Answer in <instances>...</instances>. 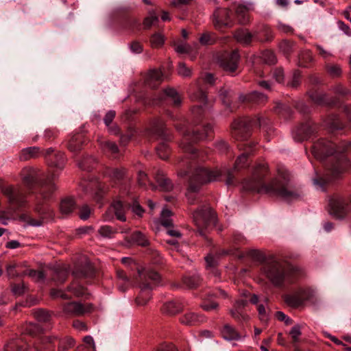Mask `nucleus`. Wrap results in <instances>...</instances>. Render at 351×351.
I'll return each instance as SVG.
<instances>
[{"label": "nucleus", "instance_id": "1", "mask_svg": "<svg viewBox=\"0 0 351 351\" xmlns=\"http://www.w3.org/2000/svg\"><path fill=\"white\" fill-rule=\"evenodd\" d=\"M268 167L267 164H258L252 172V177L244 181L243 189L258 193L276 196L290 202L300 198L301 194L292 187L285 179L280 178L269 179Z\"/></svg>", "mask_w": 351, "mask_h": 351}, {"label": "nucleus", "instance_id": "2", "mask_svg": "<svg viewBox=\"0 0 351 351\" xmlns=\"http://www.w3.org/2000/svg\"><path fill=\"white\" fill-rule=\"evenodd\" d=\"M221 175V171L217 169L213 170L203 167L195 169L190 176L189 184L186 192L188 203L194 204L197 199L200 186L207 182L219 180Z\"/></svg>", "mask_w": 351, "mask_h": 351}, {"label": "nucleus", "instance_id": "3", "mask_svg": "<svg viewBox=\"0 0 351 351\" xmlns=\"http://www.w3.org/2000/svg\"><path fill=\"white\" fill-rule=\"evenodd\" d=\"M202 80L205 83L213 84L215 78L213 74L206 73L197 80L194 84V90L190 95V98L193 101L198 102L199 105L194 106L191 109V112L194 117H198L202 116L206 110L207 104V97L205 93L200 87V80Z\"/></svg>", "mask_w": 351, "mask_h": 351}, {"label": "nucleus", "instance_id": "4", "mask_svg": "<svg viewBox=\"0 0 351 351\" xmlns=\"http://www.w3.org/2000/svg\"><path fill=\"white\" fill-rule=\"evenodd\" d=\"M262 271L273 285L279 287L283 285L286 279L287 266L282 261L272 259L263 265Z\"/></svg>", "mask_w": 351, "mask_h": 351}, {"label": "nucleus", "instance_id": "5", "mask_svg": "<svg viewBox=\"0 0 351 351\" xmlns=\"http://www.w3.org/2000/svg\"><path fill=\"white\" fill-rule=\"evenodd\" d=\"M176 129L183 135V139L182 141L183 149H184L186 152L193 154L195 149L190 145V143L197 142L198 141L203 140L213 132V125L210 123L204 125V132L202 133L193 132L191 134L188 130H185L184 125H176Z\"/></svg>", "mask_w": 351, "mask_h": 351}, {"label": "nucleus", "instance_id": "6", "mask_svg": "<svg viewBox=\"0 0 351 351\" xmlns=\"http://www.w3.org/2000/svg\"><path fill=\"white\" fill-rule=\"evenodd\" d=\"M193 221L197 228L199 234L204 237L205 230L215 223V213L209 207L198 209L193 213Z\"/></svg>", "mask_w": 351, "mask_h": 351}, {"label": "nucleus", "instance_id": "7", "mask_svg": "<svg viewBox=\"0 0 351 351\" xmlns=\"http://www.w3.org/2000/svg\"><path fill=\"white\" fill-rule=\"evenodd\" d=\"M329 213L337 218H343L351 210V202L340 196L330 198Z\"/></svg>", "mask_w": 351, "mask_h": 351}, {"label": "nucleus", "instance_id": "8", "mask_svg": "<svg viewBox=\"0 0 351 351\" xmlns=\"http://www.w3.org/2000/svg\"><path fill=\"white\" fill-rule=\"evenodd\" d=\"M254 125L261 126V120H250L247 119L235 120L232 123V134L237 140L244 141L248 136L249 128Z\"/></svg>", "mask_w": 351, "mask_h": 351}, {"label": "nucleus", "instance_id": "9", "mask_svg": "<svg viewBox=\"0 0 351 351\" xmlns=\"http://www.w3.org/2000/svg\"><path fill=\"white\" fill-rule=\"evenodd\" d=\"M334 148V144L332 142L322 138L314 143L311 152L316 159L322 160L333 154Z\"/></svg>", "mask_w": 351, "mask_h": 351}, {"label": "nucleus", "instance_id": "10", "mask_svg": "<svg viewBox=\"0 0 351 351\" xmlns=\"http://www.w3.org/2000/svg\"><path fill=\"white\" fill-rule=\"evenodd\" d=\"M125 208L123 203L119 200L114 201L104 215V220L110 221L114 219V215L117 219L121 221H125L126 217L125 216Z\"/></svg>", "mask_w": 351, "mask_h": 351}, {"label": "nucleus", "instance_id": "11", "mask_svg": "<svg viewBox=\"0 0 351 351\" xmlns=\"http://www.w3.org/2000/svg\"><path fill=\"white\" fill-rule=\"evenodd\" d=\"M240 56L237 51L225 53L221 55L219 62L223 69L230 73H234L237 69Z\"/></svg>", "mask_w": 351, "mask_h": 351}, {"label": "nucleus", "instance_id": "12", "mask_svg": "<svg viewBox=\"0 0 351 351\" xmlns=\"http://www.w3.org/2000/svg\"><path fill=\"white\" fill-rule=\"evenodd\" d=\"M58 177V173L53 171L41 183L40 193L43 199H49L53 191L56 189L53 180Z\"/></svg>", "mask_w": 351, "mask_h": 351}, {"label": "nucleus", "instance_id": "13", "mask_svg": "<svg viewBox=\"0 0 351 351\" xmlns=\"http://www.w3.org/2000/svg\"><path fill=\"white\" fill-rule=\"evenodd\" d=\"M90 307H86L76 302H67L63 304V313L68 316H76L88 312Z\"/></svg>", "mask_w": 351, "mask_h": 351}, {"label": "nucleus", "instance_id": "14", "mask_svg": "<svg viewBox=\"0 0 351 351\" xmlns=\"http://www.w3.org/2000/svg\"><path fill=\"white\" fill-rule=\"evenodd\" d=\"M3 193L8 197L9 202L17 206H21L25 202L23 193L11 186H5L2 190Z\"/></svg>", "mask_w": 351, "mask_h": 351}, {"label": "nucleus", "instance_id": "15", "mask_svg": "<svg viewBox=\"0 0 351 351\" xmlns=\"http://www.w3.org/2000/svg\"><path fill=\"white\" fill-rule=\"evenodd\" d=\"M229 12L226 10L216 11L213 14V23L217 29H221L223 27H230L232 23L228 21Z\"/></svg>", "mask_w": 351, "mask_h": 351}, {"label": "nucleus", "instance_id": "16", "mask_svg": "<svg viewBox=\"0 0 351 351\" xmlns=\"http://www.w3.org/2000/svg\"><path fill=\"white\" fill-rule=\"evenodd\" d=\"M164 80V75L160 70L151 69L145 75V84L150 88L157 87Z\"/></svg>", "mask_w": 351, "mask_h": 351}, {"label": "nucleus", "instance_id": "17", "mask_svg": "<svg viewBox=\"0 0 351 351\" xmlns=\"http://www.w3.org/2000/svg\"><path fill=\"white\" fill-rule=\"evenodd\" d=\"M141 292L136 298L135 302L138 306H145L151 298L152 285L148 282H142L140 285Z\"/></svg>", "mask_w": 351, "mask_h": 351}, {"label": "nucleus", "instance_id": "18", "mask_svg": "<svg viewBox=\"0 0 351 351\" xmlns=\"http://www.w3.org/2000/svg\"><path fill=\"white\" fill-rule=\"evenodd\" d=\"M313 131V126L307 123L296 128L293 132V136L295 141H302L306 139Z\"/></svg>", "mask_w": 351, "mask_h": 351}, {"label": "nucleus", "instance_id": "19", "mask_svg": "<svg viewBox=\"0 0 351 351\" xmlns=\"http://www.w3.org/2000/svg\"><path fill=\"white\" fill-rule=\"evenodd\" d=\"M21 176L24 184L30 189L36 182L38 172L35 169L27 167L21 171Z\"/></svg>", "mask_w": 351, "mask_h": 351}, {"label": "nucleus", "instance_id": "20", "mask_svg": "<svg viewBox=\"0 0 351 351\" xmlns=\"http://www.w3.org/2000/svg\"><path fill=\"white\" fill-rule=\"evenodd\" d=\"M222 337L227 341H237L241 339L239 332L230 324H225L220 328Z\"/></svg>", "mask_w": 351, "mask_h": 351}, {"label": "nucleus", "instance_id": "21", "mask_svg": "<svg viewBox=\"0 0 351 351\" xmlns=\"http://www.w3.org/2000/svg\"><path fill=\"white\" fill-rule=\"evenodd\" d=\"M204 320L205 317L202 315L194 312L187 313L181 318V322L187 326H195Z\"/></svg>", "mask_w": 351, "mask_h": 351}, {"label": "nucleus", "instance_id": "22", "mask_svg": "<svg viewBox=\"0 0 351 351\" xmlns=\"http://www.w3.org/2000/svg\"><path fill=\"white\" fill-rule=\"evenodd\" d=\"M131 281L122 270L117 271V286L119 291L121 292L126 291L131 287Z\"/></svg>", "mask_w": 351, "mask_h": 351}, {"label": "nucleus", "instance_id": "23", "mask_svg": "<svg viewBox=\"0 0 351 351\" xmlns=\"http://www.w3.org/2000/svg\"><path fill=\"white\" fill-rule=\"evenodd\" d=\"M155 180L158 184L160 190L169 191L173 189V184L171 180L165 177L164 172L158 170L155 175Z\"/></svg>", "mask_w": 351, "mask_h": 351}, {"label": "nucleus", "instance_id": "24", "mask_svg": "<svg viewBox=\"0 0 351 351\" xmlns=\"http://www.w3.org/2000/svg\"><path fill=\"white\" fill-rule=\"evenodd\" d=\"M49 165L57 170H62L65 164V157L62 152H58L47 159Z\"/></svg>", "mask_w": 351, "mask_h": 351}, {"label": "nucleus", "instance_id": "25", "mask_svg": "<svg viewBox=\"0 0 351 351\" xmlns=\"http://www.w3.org/2000/svg\"><path fill=\"white\" fill-rule=\"evenodd\" d=\"M128 245L136 244L142 247H147L149 245V241L147 237L140 231L134 232L130 239H125Z\"/></svg>", "mask_w": 351, "mask_h": 351}, {"label": "nucleus", "instance_id": "26", "mask_svg": "<svg viewBox=\"0 0 351 351\" xmlns=\"http://www.w3.org/2000/svg\"><path fill=\"white\" fill-rule=\"evenodd\" d=\"M247 300L244 299L239 300L236 302L233 309L230 311L232 317L238 320H246L247 316L243 314L241 310L247 305Z\"/></svg>", "mask_w": 351, "mask_h": 351}, {"label": "nucleus", "instance_id": "27", "mask_svg": "<svg viewBox=\"0 0 351 351\" xmlns=\"http://www.w3.org/2000/svg\"><path fill=\"white\" fill-rule=\"evenodd\" d=\"M52 272L53 280L59 283L64 282L66 280L69 274L68 269L65 265H58L54 267L52 269Z\"/></svg>", "mask_w": 351, "mask_h": 351}, {"label": "nucleus", "instance_id": "28", "mask_svg": "<svg viewBox=\"0 0 351 351\" xmlns=\"http://www.w3.org/2000/svg\"><path fill=\"white\" fill-rule=\"evenodd\" d=\"M348 168V159L344 155H341L337 158V160L332 166V173L334 176H337L339 174L345 171Z\"/></svg>", "mask_w": 351, "mask_h": 351}, {"label": "nucleus", "instance_id": "29", "mask_svg": "<svg viewBox=\"0 0 351 351\" xmlns=\"http://www.w3.org/2000/svg\"><path fill=\"white\" fill-rule=\"evenodd\" d=\"M267 99V97L265 95L258 91H253L246 96L241 95L239 97V100L241 101H248L256 104H263L266 101Z\"/></svg>", "mask_w": 351, "mask_h": 351}, {"label": "nucleus", "instance_id": "30", "mask_svg": "<svg viewBox=\"0 0 351 351\" xmlns=\"http://www.w3.org/2000/svg\"><path fill=\"white\" fill-rule=\"evenodd\" d=\"M124 175L125 170L123 169L108 168L106 171V176L114 184L121 181L123 178Z\"/></svg>", "mask_w": 351, "mask_h": 351}, {"label": "nucleus", "instance_id": "31", "mask_svg": "<svg viewBox=\"0 0 351 351\" xmlns=\"http://www.w3.org/2000/svg\"><path fill=\"white\" fill-rule=\"evenodd\" d=\"M183 308V305L178 301L171 300L166 302L163 306V311L173 315L180 312Z\"/></svg>", "mask_w": 351, "mask_h": 351}, {"label": "nucleus", "instance_id": "32", "mask_svg": "<svg viewBox=\"0 0 351 351\" xmlns=\"http://www.w3.org/2000/svg\"><path fill=\"white\" fill-rule=\"evenodd\" d=\"M253 35L246 29H240L235 32L234 38L236 40L244 45H248L252 39Z\"/></svg>", "mask_w": 351, "mask_h": 351}, {"label": "nucleus", "instance_id": "33", "mask_svg": "<svg viewBox=\"0 0 351 351\" xmlns=\"http://www.w3.org/2000/svg\"><path fill=\"white\" fill-rule=\"evenodd\" d=\"M200 278L197 274L187 275L183 277V285L189 289L197 287L200 283Z\"/></svg>", "mask_w": 351, "mask_h": 351}, {"label": "nucleus", "instance_id": "34", "mask_svg": "<svg viewBox=\"0 0 351 351\" xmlns=\"http://www.w3.org/2000/svg\"><path fill=\"white\" fill-rule=\"evenodd\" d=\"M75 208V202L71 198L63 199L60 206V211L62 214L69 215L72 213Z\"/></svg>", "mask_w": 351, "mask_h": 351}, {"label": "nucleus", "instance_id": "35", "mask_svg": "<svg viewBox=\"0 0 351 351\" xmlns=\"http://www.w3.org/2000/svg\"><path fill=\"white\" fill-rule=\"evenodd\" d=\"M115 111L109 110L105 115L104 119V123L107 127H108V130L110 132L113 134H117L119 131V128L117 125H114L112 126H110V123L112 122L114 117H115Z\"/></svg>", "mask_w": 351, "mask_h": 351}, {"label": "nucleus", "instance_id": "36", "mask_svg": "<svg viewBox=\"0 0 351 351\" xmlns=\"http://www.w3.org/2000/svg\"><path fill=\"white\" fill-rule=\"evenodd\" d=\"M101 148L105 152H110L112 154H117L119 152V148L117 144L114 142L106 141L104 139L99 140Z\"/></svg>", "mask_w": 351, "mask_h": 351}, {"label": "nucleus", "instance_id": "37", "mask_svg": "<svg viewBox=\"0 0 351 351\" xmlns=\"http://www.w3.org/2000/svg\"><path fill=\"white\" fill-rule=\"evenodd\" d=\"M152 131L158 136L164 138L166 135V127L162 120H156L153 124Z\"/></svg>", "mask_w": 351, "mask_h": 351}, {"label": "nucleus", "instance_id": "38", "mask_svg": "<svg viewBox=\"0 0 351 351\" xmlns=\"http://www.w3.org/2000/svg\"><path fill=\"white\" fill-rule=\"evenodd\" d=\"M138 274L142 280H150L156 283L159 282V280L160 278V275L158 274V272L150 269L146 270L143 272H141V271L138 270Z\"/></svg>", "mask_w": 351, "mask_h": 351}, {"label": "nucleus", "instance_id": "39", "mask_svg": "<svg viewBox=\"0 0 351 351\" xmlns=\"http://www.w3.org/2000/svg\"><path fill=\"white\" fill-rule=\"evenodd\" d=\"M164 93H165V95H166V97H169V99H171L172 100L174 106H178L180 105L181 101H182L181 98L178 95V92L174 88H166L164 90Z\"/></svg>", "mask_w": 351, "mask_h": 351}, {"label": "nucleus", "instance_id": "40", "mask_svg": "<svg viewBox=\"0 0 351 351\" xmlns=\"http://www.w3.org/2000/svg\"><path fill=\"white\" fill-rule=\"evenodd\" d=\"M237 19L241 24H246L249 22V16L245 7L239 5L236 10Z\"/></svg>", "mask_w": 351, "mask_h": 351}, {"label": "nucleus", "instance_id": "41", "mask_svg": "<svg viewBox=\"0 0 351 351\" xmlns=\"http://www.w3.org/2000/svg\"><path fill=\"white\" fill-rule=\"evenodd\" d=\"M172 215V213L171 210L168 209H163L160 214V223L161 224L166 227H171L173 225V221L171 218Z\"/></svg>", "mask_w": 351, "mask_h": 351}, {"label": "nucleus", "instance_id": "42", "mask_svg": "<svg viewBox=\"0 0 351 351\" xmlns=\"http://www.w3.org/2000/svg\"><path fill=\"white\" fill-rule=\"evenodd\" d=\"M299 60L301 66H307V64L313 62L314 60V58L310 50L305 49L301 51Z\"/></svg>", "mask_w": 351, "mask_h": 351}, {"label": "nucleus", "instance_id": "43", "mask_svg": "<svg viewBox=\"0 0 351 351\" xmlns=\"http://www.w3.org/2000/svg\"><path fill=\"white\" fill-rule=\"evenodd\" d=\"M117 232V230L110 226H101L98 230V233L101 237L108 239L112 238Z\"/></svg>", "mask_w": 351, "mask_h": 351}, {"label": "nucleus", "instance_id": "44", "mask_svg": "<svg viewBox=\"0 0 351 351\" xmlns=\"http://www.w3.org/2000/svg\"><path fill=\"white\" fill-rule=\"evenodd\" d=\"M68 148L73 152L80 150L81 148V136L79 135L72 136L69 141Z\"/></svg>", "mask_w": 351, "mask_h": 351}, {"label": "nucleus", "instance_id": "45", "mask_svg": "<svg viewBox=\"0 0 351 351\" xmlns=\"http://www.w3.org/2000/svg\"><path fill=\"white\" fill-rule=\"evenodd\" d=\"M34 317L40 322H48L51 319V315L48 311L39 309L34 312Z\"/></svg>", "mask_w": 351, "mask_h": 351}, {"label": "nucleus", "instance_id": "46", "mask_svg": "<svg viewBox=\"0 0 351 351\" xmlns=\"http://www.w3.org/2000/svg\"><path fill=\"white\" fill-rule=\"evenodd\" d=\"M250 152L247 149H245V152L241 154L237 159L234 165L235 169H241L246 167V162Z\"/></svg>", "mask_w": 351, "mask_h": 351}, {"label": "nucleus", "instance_id": "47", "mask_svg": "<svg viewBox=\"0 0 351 351\" xmlns=\"http://www.w3.org/2000/svg\"><path fill=\"white\" fill-rule=\"evenodd\" d=\"M75 341L71 337H66L59 341L58 351H66L69 348L74 346Z\"/></svg>", "mask_w": 351, "mask_h": 351}, {"label": "nucleus", "instance_id": "48", "mask_svg": "<svg viewBox=\"0 0 351 351\" xmlns=\"http://www.w3.org/2000/svg\"><path fill=\"white\" fill-rule=\"evenodd\" d=\"M199 41L202 45H210L215 43V38L213 34L204 32L200 36Z\"/></svg>", "mask_w": 351, "mask_h": 351}, {"label": "nucleus", "instance_id": "49", "mask_svg": "<svg viewBox=\"0 0 351 351\" xmlns=\"http://www.w3.org/2000/svg\"><path fill=\"white\" fill-rule=\"evenodd\" d=\"M262 61L268 64H275L276 62V58L274 52L267 50L262 53L261 56Z\"/></svg>", "mask_w": 351, "mask_h": 351}, {"label": "nucleus", "instance_id": "50", "mask_svg": "<svg viewBox=\"0 0 351 351\" xmlns=\"http://www.w3.org/2000/svg\"><path fill=\"white\" fill-rule=\"evenodd\" d=\"M286 303L292 307H298L302 303V300L296 295H289L285 298Z\"/></svg>", "mask_w": 351, "mask_h": 351}, {"label": "nucleus", "instance_id": "51", "mask_svg": "<svg viewBox=\"0 0 351 351\" xmlns=\"http://www.w3.org/2000/svg\"><path fill=\"white\" fill-rule=\"evenodd\" d=\"M311 99L317 104L323 105L327 104L325 94L318 92H313L310 95Z\"/></svg>", "mask_w": 351, "mask_h": 351}, {"label": "nucleus", "instance_id": "52", "mask_svg": "<svg viewBox=\"0 0 351 351\" xmlns=\"http://www.w3.org/2000/svg\"><path fill=\"white\" fill-rule=\"evenodd\" d=\"M38 152V147H27L22 151V154L21 156V158L23 160H27L32 157L35 156Z\"/></svg>", "mask_w": 351, "mask_h": 351}, {"label": "nucleus", "instance_id": "53", "mask_svg": "<svg viewBox=\"0 0 351 351\" xmlns=\"http://www.w3.org/2000/svg\"><path fill=\"white\" fill-rule=\"evenodd\" d=\"M178 73L183 77H189L192 75V70L187 67L184 62H179L178 66Z\"/></svg>", "mask_w": 351, "mask_h": 351}, {"label": "nucleus", "instance_id": "54", "mask_svg": "<svg viewBox=\"0 0 351 351\" xmlns=\"http://www.w3.org/2000/svg\"><path fill=\"white\" fill-rule=\"evenodd\" d=\"M219 95L224 105L230 106L232 97V92L229 90L223 88L219 90Z\"/></svg>", "mask_w": 351, "mask_h": 351}, {"label": "nucleus", "instance_id": "55", "mask_svg": "<svg viewBox=\"0 0 351 351\" xmlns=\"http://www.w3.org/2000/svg\"><path fill=\"white\" fill-rule=\"evenodd\" d=\"M300 73L298 71H295L291 80L287 83V86L291 88H297L300 84Z\"/></svg>", "mask_w": 351, "mask_h": 351}, {"label": "nucleus", "instance_id": "56", "mask_svg": "<svg viewBox=\"0 0 351 351\" xmlns=\"http://www.w3.org/2000/svg\"><path fill=\"white\" fill-rule=\"evenodd\" d=\"M25 331L26 333L34 336L41 332L40 326L35 323H29L26 325Z\"/></svg>", "mask_w": 351, "mask_h": 351}, {"label": "nucleus", "instance_id": "57", "mask_svg": "<svg viewBox=\"0 0 351 351\" xmlns=\"http://www.w3.org/2000/svg\"><path fill=\"white\" fill-rule=\"evenodd\" d=\"M164 36L160 34H154L150 40L152 46L155 48L161 47L164 43Z\"/></svg>", "mask_w": 351, "mask_h": 351}, {"label": "nucleus", "instance_id": "58", "mask_svg": "<svg viewBox=\"0 0 351 351\" xmlns=\"http://www.w3.org/2000/svg\"><path fill=\"white\" fill-rule=\"evenodd\" d=\"M326 69L330 75L332 77H338L341 74V69L337 64H327Z\"/></svg>", "mask_w": 351, "mask_h": 351}, {"label": "nucleus", "instance_id": "59", "mask_svg": "<svg viewBox=\"0 0 351 351\" xmlns=\"http://www.w3.org/2000/svg\"><path fill=\"white\" fill-rule=\"evenodd\" d=\"M257 310L261 321L263 323H267L269 320V316L266 311V306L264 304H260L258 305Z\"/></svg>", "mask_w": 351, "mask_h": 351}, {"label": "nucleus", "instance_id": "60", "mask_svg": "<svg viewBox=\"0 0 351 351\" xmlns=\"http://www.w3.org/2000/svg\"><path fill=\"white\" fill-rule=\"evenodd\" d=\"M301 334V326L299 324L293 326L289 332V335L294 342L299 341Z\"/></svg>", "mask_w": 351, "mask_h": 351}, {"label": "nucleus", "instance_id": "61", "mask_svg": "<svg viewBox=\"0 0 351 351\" xmlns=\"http://www.w3.org/2000/svg\"><path fill=\"white\" fill-rule=\"evenodd\" d=\"M280 50L285 54H289L293 48L292 43L289 40H283L279 45Z\"/></svg>", "mask_w": 351, "mask_h": 351}, {"label": "nucleus", "instance_id": "62", "mask_svg": "<svg viewBox=\"0 0 351 351\" xmlns=\"http://www.w3.org/2000/svg\"><path fill=\"white\" fill-rule=\"evenodd\" d=\"M191 49L189 45L181 43L175 45V51L178 53H187L191 51Z\"/></svg>", "mask_w": 351, "mask_h": 351}, {"label": "nucleus", "instance_id": "63", "mask_svg": "<svg viewBox=\"0 0 351 351\" xmlns=\"http://www.w3.org/2000/svg\"><path fill=\"white\" fill-rule=\"evenodd\" d=\"M95 159L92 157H88L84 158L82 162H79V167L86 171H90L92 169V166L90 165L92 162H94Z\"/></svg>", "mask_w": 351, "mask_h": 351}, {"label": "nucleus", "instance_id": "64", "mask_svg": "<svg viewBox=\"0 0 351 351\" xmlns=\"http://www.w3.org/2000/svg\"><path fill=\"white\" fill-rule=\"evenodd\" d=\"M277 28L279 31L285 34H292L293 29L289 25L285 24L281 21H278L277 24Z\"/></svg>", "mask_w": 351, "mask_h": 351}]
</instances>
